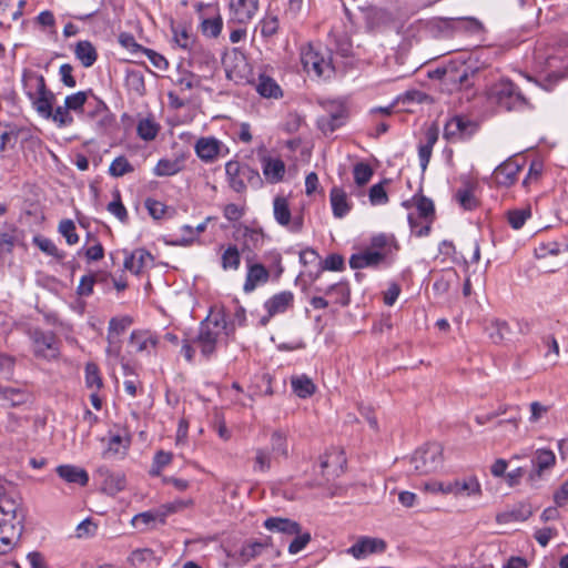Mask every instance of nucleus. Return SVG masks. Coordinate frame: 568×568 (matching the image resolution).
Returning a JSON list of instances; mask_svg holds the SVG:
<instances>
[{
	"instance_id": "nucleus-1",
	"label": "nucleus",
	"mask_w": 568,
	"mask_h": 568,
	"mask_svg": "<svg viewBox=\"0 0 568 568\" xmlns=\"http://www.w3.org/2000/svg\"><path fill=\"white\" fill-rule=\"evenodd\" d=\"M24 513L19 500L0 485V554H6L14 537L20 536Z\"/></svg>"
},
{
	"instance_id": "nucleus-2",
	"label": "nucleus",
	"mask_w": 568,
	"mask_h": 568,
	"mask_svg": "<svg viewBox=\"0 0 568 568\" xmlns=\"http://www.w3.org/2000/svg\"><path fill=\"white\" fill-rule=\"evenodd\" d=\"M486 98L489 103L507 112H518L532 108L520 88L508 78H501L490 84L486 90Z\"/></svg>"
},
{
	"instance_id": "nucleus-3",
	"label": "nucleus",
	"mask_w": 568,
	"mask_h": 568,
	"mask_svg": "<svg viewBox=\"0 0 568 568\" xmlns=\"http://www.w3.org/2000/svg\"><path fill=\"white\" fill-rule=\"evenodd\" d=\"M233 329L234 327H230L226 323L224 313L219 312L209 315L200 323L199 333L193 338V343L200 348L202 357L210 359L215 354L221 335H229Z\"/></svg>"
},
{
	"instance_id": "nucleus-4",
	"label": "nucleus",
	"mask_w": 568,
	"mask_h": 568,
	"mask_svg": "<svg viewBox=\"0 0 568 568\" xmlns=\"http://www.w3.org/2000/svg\"><path fill=\"white\" fill-rule=\"evenodd\" d=\"M27 95L37 112L49 119L52 115L54 94L47 88L44 77L30 71H24L22 77Z\"/></svg>"
},
{
	"instance_id": "nucleus-5",
	"label": "nucleus",
	"mask_w": 568,
	"mask_h": 568,
	"mask_svg": "<svg viewBox=\"0 0 568 568\" xmlns=\"http://www.w3.org/2000/svg\"><path fill=\"white\" fill-rule=\"evenodd\" d=\"M301 62L307 73L313 72L317 78L328 79L334 74L331 50L326 54L312 44L301 49Z\"/></svg>"
},
{
	"instance_id": "nucleus-6",
	"label": "nucleus",
	"mask_w": 568,
	"mask_h": 568,
	"mask_svg": "<svg viewBox=\"0 0 568 568\" xmlns=\"http://www.w3.org/2000/svg\"><path fill=\"white\" fill-rule=\"evenodd\" d=\"M414 469L419 475L438 470L443 465V447L438 443H430L417 449L410 458Z\"/></svg>"
},
{
	"instance_id": "nucleus-7",
	"label": "nucleus",
	"mask_w": 568,
	"mask_h": 568,
	"mask_svg": "<svg viewBox=\"0 0 568 568\" xmlns=\"http://www.w3.org/2000/svg\"><path fill=\"white\" fill-rule=\"evenodd\" d=\"M225 173L230 186L237 193H242L245 191V181L255 187H258L262 184L258 171L252 169L246 164L242 165L237 161H229L225 164Z\"/></svg>"
},
{
	"instance_id": "nucleus-8",
	"label": "nucleus",
	"mask_w": 568,
	"mask_h": 568,
	"mask_svg": "<svg viewBox=\"0 0 568 568\" xmlns=\"http://www.w3.org/2000/svg\"><path fill=\"white\" fill-rule=\"evenodd\" d=\"M33 343V353L37 357L48 361L59 357V342L52 332L34 329L31 334Z\"/></svg>"
},
{
	"instance_id": "nucleus-9",
	"label": "nucleus",
	"mask_w": 568,
	"mask_h": 568,
	"mask_svg": "<svg viewBox=\"0 0 568 568\" xmlns=\"http://www.w3.org/2000/svg\"><path fill=\"white\" fill-rule=\"evenodd\" d=\"M222 63L227 79L240 83L247 80L248 63L245 55L237 49L226 52L222 59Z\"/></svg>"
},
{
	"instance_id": "nucleus-10",
	"label": "nucleus",
	"mask_w": 568,
	"mask_h": 568,
	"mask_svg": "<svg viewBox=\"0 0 568 568\" xmlns=\"http://www.w3.org/2000/svg\"><path fill=\"white\" fill-rule=\"evenodd\" d=\"M273 214L275 221L281 226L286 227L290 232L298 233L302 231L304 225L303 216L296 215L292 217L291 209L286 197L276 196L273 200Z\"/></svg>"
},
{
	"instance_id": "nucleus-11",
	"label": "nucleus",
	"mask_w": 568,
	"mask_h": 568,
	"mask_svg": "<svg viewBox=\"0 0 568 568\" xmlns=\"http://www.w3.org/2000/svg\"><path fill=\"white\" fill-rule=\"evenodd\" d=\"M183 506H184V504L182 501H179V503L169 504L161 509L140 513L132 518V525L135 528L144 530L150 527H153L156 523L164 524L165 517L169 514L175 513L178 509L182 508Z\"/></svg>"
},
{
	"instance_id": "nucleus-12",
	"label": "nucleus",
	"mask_w": 568,
	"mask_h": 568,
	"mask_svg": "<svg viewBox=\"0 0 568 568\" xmlns=\"http://www.w3.org/2000/svg\"><path fill=\"white\" fill-rule=\"evenodd\" d=\"M477 130V124L471 120L455 115L448 120L444 128V138L448 141H458L470 138Z\"/></svg>"
},
{
	"instance_id": "nucleus-13",
	"label": "nucleus",
	"mask_w": 568,
	"mask_h": 568,
	"mask_svg": "<svg viewBox=\"0 0 568 568\" xmlns=\"http://www.w3.org/2000/svg\"><path fill=\"white\" fill-rule=\"evenodd\" d=\"M531 470L528 474V480L535 483L541 479L545 471L550 470L556 465V455L547 448L536 449L530 459Z\"/></svg>"
},
{
	"instance_id": "nucleus-14",
	"label": "nucleus",
	"mask_w": 568,
	"mask_h": 568,
	"mask_svg": "<svg viewBox=\"0 0 568 568\" xmlns=\"http://www.w3.org/2000/svg\"><path fill=\"white\" fill-rule=\"evenodd\" d=\"M437 489L445 494L454 495H479L481 493L480 485L475 477H467L464 479H455L447 484H435Z\"/></svg>"
},
{
	"instance_id": "nucleus-15",
	"label": "nucleus",
	"mask_w": 568,
	"mask_h": 568,
	"mask_svg": "<svg viewBox=\"0 0 568 568\" xmlns=\"http://www.w3.org/2000/svg\"><path fill=\"white\" fill-rule=\"evenodd\" d=\"M258 10V0H230L231 20L241 24L250 22Z\"/></svg>"
},
{
	"instance_id": "nucleus-16",
	"label": "nucleus",
	"mask_w": 568,
	"mask_h": 568,
	"mask_svg": "<svg viewBox=\"0 0 568 568\" xmlns=\"http://www.w3.org/2000/svg\"><path fill=\"white\" fill-rule=\"evenodd\" d=\"M346 119V109L342 104H332L328 114L318 118V129L324 133H332L343 125Z\"/></svg>"
},
{
	"instance_id": "nucleus-17",
	"label": "nucleus",
	"mask_w": 568,
	"mask_h": 568,
	"mask_svg": "<svg viewBox=\"0 0 568 568\" xmlns=\"http://www.w3.org/2000/svg\"><path fill=\"white\" fill-rule=\"evenodd\" d=\"M222 142L213 136L200 138L195 145L194 150L196 155L206 163L214 162L220 155L223 149Z\"/></svg>"
},
{
	"instance_id": "nucleus-18",
	"label": "nucleus",
	"mask_w": 568,
	"mask_h": 568,
	"mask_svg": "<svg viewBox=\"0 0 568 568\" xmlns=\"http://www.w3.org/2000/svg\"><path fill=\"white\" fill-rule=\"evenodd\" d=\"M97 475L101 479L102 489L109 495H115L125 487V477L121 473H112L106 467H100L97 470Z\"/></svg>"
},
{
	"instance_id": "nucleus-19",
	"label": "nucleus",
	"mask_w": 568,
	"mask_h": 568,
	"mask_svg": "<svg viewBox=\"0 0 568 568\" xmlns=\"http://www.w3.org/2000/svg\"><path fill=\"white\" fill-rule=\"evenodd\" d=\"M520 170L521 165L517 161L508 159L495 169L494 179L497 184L509 186L516 182Z\"/></svg>"
},
{
	"instance_id": "nucleus-20",
	"label": "nucleus",
	"mask_w": 568,
	"mask_h": 568,
	"mask_svg": "<svg viewBox=\"0 0 568 568\" xmlns=\"http://www.w3.org/2000/svg\"><path fill=\"white\" fill-rule=\"evenodd\" d=\"M89 106H91V109L87 111L85 116L94 121L99 129L104 130L113 123L114 118L102 100L94 97L93 105L90 103Z\"/></svg>"
},
{
	"instance_id": "nucleus-21",
	"label": "nucleus",
	"mask_w": 568,
	"mask_h": 568,
	"mask_svg": "<svg viewBox=\"0 0 568 568\" xmlns=\"http://www.w3.org/2000/svg\"><path fill=\"white\" fill-rule=\"evenodd\" d=\"M329 45L344 58L353 55V43L349 34L341 28H333L329 32Z\"/></svg>"
},
{
	"instance_id": "nucleus-22",
	"label": "nucleus",
	"mask_w": 568,
	"mask_h": 568,
	"mask_svg": "<svg viewBox=\"0 0 568 568\" xmlns=\"http://www.w3.org/2000/svg\"><path fill=\"white\" fill-rule=\"evenodd\" d=\"M386 548L384 540L378 538H361L348 550L355 558L365 557L369 554L382 552Z\"/></svg>"
},
{
	"instance_id": "nucleus-23",
	"label": "nucleus",
	"mask_w": 568,
	"mask_h": 568,
	"mask_svg": "<svg viewBox=\"0 0 568 568\" xmlns=\"http://www.w3.org/2000/svg\"><path fill=\"white\" fill-rule=\"evenodd\" d=\"M268 547H272L271 537H266L263 541H247L241 547L237 561L241 565H245L261 556Z\"/></svg>"
},
{
	"instance_id": "nucleus-24",
	"label": "nucleus",
	"mask_w": 568,
	"mask_h": 568,
	"mask_svg": "<svg viewBox=\"0 0 568 568\" xmlns=\"http://www.w3.org/2000/svg\"><path fill=\"white\" fill-rule=\"evenodd\" d=\"M60 478L69 484L85 486L89 481V475L85 469L74 465H60L55 469Z\"/></svg>"
},
{
	"instance_id": "nucleus-25",
	"label": "nucleus",
	"mask_w": 568,
	"mask_h": 568,
	"mask_svg": "<svg viewBox=\"0 0 568 568\" xmlns=\"http://www.w3.org/2000/svg\"><path fill=\"white\" fill-rule=\"evenodd\" d=\"M264 527L273 532H280L287 536H293L301 530V525L297 521L282 517H270L264 521Z\"/></svg>"
},
{
	"instance_id": "nucleus-26",
	"label": "nucleus",
	"mask_w": 568,
	"mask_h": 568,
	"mask_svg": "<svg viewBox=\"0 0 568 568\" xmlns=\"http://www.w3.org/2000/svg\"><path fill=\"white\" fill-rule=\"evenodd\" d=\"M153 262V256L144 248L133 251L124 260V267L134 274H139L143 268Z\"/></svg>"
},
{
	"instance_id": "nucleus-27",
	"label": "nucleus",
	"mask_w": 568,
	"mask_h": 568,
	"mask_svg": "<svg viewBox=\"0 0 568 568\" xmlns=\"http://www.w3.org/2000/svg\"><path fill=\"white\" fill-rule=\"evenodd\" d=\"M345 13L352 23L355 20L363 19L368 27L374 26L379 18L378 9L373 6H357L355 10L345 7Z\"/></svg>"
},
{
	"instance_id": "nucleus-28",
	"label": "nucleus",
	"mask_w": 568,
	"mask_h": 568,
	"mask_svg": "<svg viewBox=\"0 0 568 568\" xmlns=\"http://www.w3.org/2000/svg\"><path fill=\"white\" fill-rule=\"evenodd\" d=\"M293 294L291 292H281L275 294L265 302V307L268 312V316L284 313L293 304Z\"/></svg>"
},
{
	"instance_id": "nucleus-29",
	"label": "nucleus",
	"mask_w": 568,
	"mask_h": 568,
	"mask_svg": "<svg viewBox=\"0 0 568 568\" xmlns=\"http://www.w3.org/2000/svg\"><path fill=\"white\" fill-rule=\"evenodd\" d=\"M263 174L270 183H277L283 180L285 164L280 159L263 158Z\"/></svg>"
},
{
	"instance_id": "nucleus-30",
	"label": "nucleus",
	"mask_w": 568,
	"mask_h": 568,
	"mask_svg": "<svg viewBox=\"0 0 568 568\" xmlns=\"http://www.w3.org/2000/svg\"><path fill=\"white\" fill-rule=\"evenodd\" d=\"M270 273L262 264H253L248 267L246 280L244 283V291L252 292L255 290L257 284L265 283L268 281Z\"/></svg>"
},
{
	"instance_id": "nucleus-31",
	"label": "nucleus",
	"mask_w": 568,
	"mask_h": 568,
	"mask_svg": "<svg viewBox=\"0 0 568 568\" xmlns=\"http://www.w3.org/2000/svg\"><path fill=\"white\" fill-rule=\"evenodd\" d=\"M158 338L149 331H133L130 336V344L136 352H149L150 347L155 348Z\"/></svg>"
},
{
	"instance_id": "nucleus-32",
	"label": "nucleus",
	"mask_w": 568,
	"mask_h": 568,
	"mask_svg": "<svg viewBox=\"0 0 568 568\" xmlns=\"http://www.w3.org/2000/svg\"><path fill=\"white\" fill-rule=\"evenodd\" d=\"M333 214L337 219L344 217L351 210L346 193L339 187H333L329 193Z\"/></svg>"
},
{
	"instance_id": "nucleus-33",
	"label": "nucleus",
	"mask_w": 568,
	"mask_h": 568,
	"mask_svg": "<svg viewBox=\"0 0 568 568\" xmlns=\"http://www.w3.org/2000/svg\"><path fill=\"white\" fill-rule=\"evenodd\" d=\"M74 54L84 68L92 67L98 59L95 48L88 40L79 41L75 44Z\"/></svg>"
},
{
	"instance_id": "nucleus-34",
	"label": "nucleus",
	"mask_w": 568,
	"mask_h": 568,
	"mask_svg": "<svg viewBox=\"0 0 568 568\" xmlns=\"http://www.w3.org/2000/svg\"><path fill=\"white\" fill-rule=\"evenodd\" d=\"M183 168L184 156L174 160L161 159L153 169V173L156 176H172L181 172Z\"/></svg>"
},
{
	"instance_id": "nucleus-35",
	"label": "nucleus",
	"mask_w": 568,
	"mask_h": 568,
	"mask_svg": "<svg viewBox=\"0 0 568 568\" xmlns=\"http://www.w3.org/2000/svg\"><path fill=\"white\" fill-rule=\"evenodd\" d=\"M256 91L263 98L277 99L282 97V90L274 79L268 75L261 74L255 85Z\"/></svg>"
},
{
	"instance_id": "nucleus-36",
	"label": "nucleus",
	"mask_w": 568,
	"mask_h": 568,
	"mask_svg": "<svg viewBox=\"0 0 568 568\" xmlns=\"http://www.w3.org/2000/svg\"><path fill=\"white\" fill-rule=\"evenodd\" d=\"M21 132L16 126L0 124V152L14 148Z\"/></svg>"
},
{
	"instance_id": "nucleus-37",
	"label": "nucleus",
	"mask_w": 568,
	"mask_h": 568,
	"mask_svg": "<svg viewBox=\"0 0 568 568\" xmlns=\"http://www.w3.org/2000/svg\"><path fill=\"white\" fill-rule=\"evenodd\" d=\"M271 448L274 458H287L288 457V444L286 434L282 430L273 432L271 436Z\"/></svg>"
},
{
	"instance_id": "nucleus-38",
	"label": "nucleus",
	"mask_w": 568,
	"mask_h": 568,
	"mask_svg": "<svg viewBox=\"0 0 568 568\" xmlns=\"http://www.w3.org/2000/svg\"><path fill=\"white\" fill-rule=\"evenodd\" d=\"M486 331L494 343H500L510 336L508 323L501 320L491 321L490 324L486 326Z\"/></svg>"
},
{
	"instance_id": "nucleus-39",
	"label": "nucleus",
	"mask_w": 568,
	"mask_h": 568,
	"mask_svg": "<svg viewBox=\"0 0 568 568\" xmlns=\"http://www.w3.org/2000/svg\"><path fill=\"white\" fill-rule=\"evenodd\" d=\"M291 384L294 393L301 398H306L315 392L314 383L305 375L292 377Z\"/></svg>"
},
{
	"instance_id": "nucleus-40",
	"label": "nucleus",
	"mask_w": 568,
	"mask_h": 568,
	"mask_svg": "<svg viewBox=\"0 0 568 568\" xmlns=\"http://www.w3.org/2000/svg\"><path fill=\"white\" fill-rule=\"evenodd\" d=\"M532 515V510L528 505H520L517 508H514L510 511L500 514L497 516V520L499 523H509V521H525Z\"/></svg>"
},
{
	"instance_id": "nucleus-41",
	"label": "nucleus",
	"mask_w": 568,
	"mask_h": 568,
	"mask_svg": "<svg viewBox=\"0 0 568 568\" xmlns=\"http://www.w3.org/2000/svg\"><path fill=\"white\" fill-rule=\"evenodd\" d=\"M159 125L152 119H142L138 123V135L144 141H152L159 133Z\"/></svg>"
},
{
	"instance_id": "nucleus-42",
	"label": "nucleus",
	"mask_w": 568,
	"mask_h": 568,
	"mask_svg": "<svg viewBox=\"0 0 568 568\" xmlns=\"http://www.w3.org/2000/svg\"><path fill=\"white\" fill-rule=\"evenodd\" d=\"M33 243L45 254L55 257L58 261L64 258L65 254L61 252L57 245L48 237L44 236H34Z\"/></svg>"
},
{
	"instance_id": "nucleus-43",
	"label": "nucleus",
	"mask_w": 568,
	"mask_h": 568,
	"mask_svg": "<svg viewBox=\"0 0 568 568\" xmlns=\"http://www.w3.org/2000/svg\"><path fill=\"white\" fill-rule=\"evenodd\" d=\"M134 171L132 164L123 155L115 158L109 168V174L114 178L123 176Z\"/></svg>"
},
{
	"instance_id": "nucleus-44",
	"label": "nucleus",
	"mask_w": 568,
	"mask_h": 568,
	"mask_svg": "<svg viewBox=\"0 0 568 568\" xmlns=\"http://www.w3.org/2000/svg\"><path fill=\"white\" fill-rule=\"evenodd\" d=\"M85 384L92 390H99L103 385L99 368L94 363L85 365Z\"/></svg>"
},
{
	"instance_id": "nucleus-45",
	"label": "nucleus",
	"mask_w": 568,
	"mask_h": 568,
	"mask_svg": "<svg viewBox=\"0 0 568 568\" xmlns=\"http://www.w3.org/2000/svg\"><path fill=\"white\" fill-rule=\"evenodd\" d=\"M476 74V70L469 71L468 68L464 69L460 73L445 72V78L452 82H458L460 88L470 89L474 85V82L470 81V78Z\"/></svg>"
},
{
	"instance_id": "nucleus-46",
	"label": "nucleus",
	"mask_w": 568,
	"mask_h": 568,
	"mask_svg": "<svg viewBox=\"0 0 568 568\" xmlns=\"http://www.w3.org/2000/svg\"><path fill=\"white\" fill-rule=\"evenodd\" d=\"M108 211L116 216L121 222H126L128 211L121 201V194L119 190L113 192V201L108 204Z\"/></svg>"
},
{
	"instance_id": "nucleus-47",
	"label": "nucleus",
	"mask_w": 568,
	"mask_h": 568,
	"mask_svg": "<svg viewBox=\"0 0 568 568\" xmlns=\"http://www.w3.org/2000/svg\"><path fill=\"white\" fill-rule=\"evenodd\" d=\"M272 466V456L271 454L263 449H256L253 470L256 473H266L271 469Z\"/></svg>"
},
{
	"instance_id": "nucleus-48",
	"label": "nucleus",
	"mask_w": 568,
	"mask_h": 568,
	"mask_svg": "<svg viewBox=\"0 0 568 568\" xmlns=\"http://www.w3.org/2000/svg\"><path fill=\"white\" fill-rule=\"evenodd\" d=\"M92 94L91 91H79L77 93H73L71 95H68L64 100L65 105L71 111H82L84 104L87 103L88 95Z\"/></svg>"
},
{
	"instance_id": "nucleus-49",
	"label": "nucleus",
	"mask_w": 568,
	"mask_h": 568,
	"mask_svg": "<svg viewBox=\"0 0 568 568\" xmlns=\"http://www.w3.org/2000/svg\"><path fill=\"white\" fill-rule=\"evenodd\" d=\"M530 207L516 209L508 212V222L513 229L519 230L530 216Z\"/></svg>"
},
{
	"instance_id": "nucleus-50",
	"label": "nucleus",
	"mask_w": 568,
	"mask_h": 568,
	"mask_svg": "<svg viewBox=\"0 0 568 568\" xmlns=\"http://www.w3.org/2000/svg\"><path fill=\"white\" fill-rule=\"evenodd\" d=\"M241 263L240 252L236 246H230L222 255V267L224 270H237Z\"/></svg>"
},
{
	"instance_id": "nucleus-51",
	"label": "nucleus",
	"mask_w": 568,
	"mask_h": 568,
	"mask_svg": "<svg viewBox=\"0 0 568 568\" xmlns=\"http://www.w3.org/2000/svg\"><path fill=\"white\" fill-rule=\"evenodd\" d=\"M132 324V318L124 316L122 318L113 317L109 323L108 336H114L118 338L125 329Z\"/></svg>"
},
{
	"instance_id": "nucleus-52",
	"label": "nucleus",
	"mask_w": 568,
	"mask_h": 568,
	"mask_svg": "<svg viewBox=\"0 0 568 568\" xmlns=\"http://www.w3.org/2000/svg\"><path fill=\"white\" fill-rule=\"evenodd\" d=\"M353 173L355 183L359 186H363L369 182L373 175V170L368 164L359 162L355 164Z\"/></svg>"
},
{
	"instance_id": "nucleus-53",
	"label": "nucleus",
	"mask_w": 568,
	"mask_h": 568,
	"mask_svg": "<svg viewBox=\"0 0 568 568\" xmlns=\"http://www.w3.org/2000/svg\"><path fill=\"white\" fill-rule=\"evenodd\" d=\"M59 232L65 237L69 245H74L79 241L75 233V224L72 220H62L59 224Z\"/></svg>"
},
{
	"instance_id": "nucleus-54",
	"label": "nucleus",
	"mask_w": 568,
	"mask_h": 568,
	"mask_svg": "<svg viewBox=\"0 0 568 568\" xmlns=\"http://www.w3.org/2000/svg\"><path fill=\"white\" fill-rule=\"evenodd\" d=\"M294 539L288 545V552L295 555L303 550L306 545L311 541V534L308 531L302 532V529L294 534Z\"/></svg>"
},
{
	"instance_id": "nucleus-55",
	"label": "nucleus",
	"mask_w": 568,
	"mask_h": 568,
	"mask_svg": "<svg viewBox=\"0 0 568 568\" xmlns=\"http://www.w3.org/2000/svg\"><path fill=\"white\" fill-rule=\"evenodd\" d=\"M457 202L463 206L465 210H473L477 206V201L475 199V195L473 191L468 187L466 189H459L456 192L455 195Z\"/></svg>"
},
{
	"instance_id": "nucleus-56",
	"label": "nucleus",
	"mask_w": 568,
	"mask_h": 568,
	"mask_svg": "<svg viewBox=\"0 0 568 568\" xmlns=\"http://www.w3.org/2000/svg\"><path fill=\"white\" fill-rule=\"evenodd\" d=\"M49 119H52L59 126H67L73 122V116L65 104L57 106L55 110L52 109V115Z\"/></svg>"
},
{
	"instance_id": "nucleus-57",
	"label": "nucleus",
	"mask_w": 568,
	"mask_h": 568,
	"mask_svg": "<svg viewBox=\"0 0 568 568\" xmlns=\"http://www.w3.org/2000/svg\"><path fill=\"white\" fill-rule=\"evenodd\" d=\"M98 283V274H87L80 280L77 293L80 296H90L93 293V286Z\"/></svg>"
},
{
	"instance_id": "nucleus-58",
	"label": "nucleus",
	"mask_w": 568,
	"mask_h": 568,
	"mask_svg": "<svg viewBox=\"0 0 568 568\" xmlns=\"http://www.w3.org/2000/svg\"><path fill=\"white\" fill-rule=\"evenodd\" d=\"M325 294H331V293H336L341 300V304L346 306L348 305L349 303V287L347 285V283H344V282H339V283H335V284H332L329 285L325 291H324Z\"/></svg>"
},
{
	"instance_id": "nucleus-59",
	"label": "nucleus",
	"mask_w": 568,
	"mask_h": 568,
	"mask_svg": "<svg viewBox=\"0 0 568 568\" xmlns=\"http://www.w3.org/2000/svg\"><path fill=\"white\" fill-rule=\"evenodd\" d=\"M416 207L420 217H424L426 220L434 217L435 207L430 199L423 195L419 196L416 200Z\"/></svg>"
},
{
	"instance_id": "nucleus-60",
	"label": "nucleus",
	"mask_w": 568,
	"mask_h": 568,
	"mask_svg": "<svg viewBox=\"0 0 568 568\" xmlns=\"http://www.w3.org/2000/svg\"><path fill=\"white\" fill-rule=\"evenodd\" d=\"M126 83L130 89L138 94H143L145 90L144 78L139 71H130L126 77Z\"/></svg>"
},
{
	"instance_id": "nucleus-61",
	"label": "nucleus",
	"mask_w": 568,
	"mask_h": 568,
	"mask_svg": "<svg viewBox=\"0 0 568 568\" xmlns=\"http://www.w3.org/2000/svg\"><path fill=\"white\" fill-rule=\"evenodd\" d=\"M278 26L280 23L277 17H266L260 22L261 34L264 38L273 37L277 32Z\"/></svg>"
},
{
	"instance_id": "nucleus-62",
	"label": "nucleus",
	"mask_w": 568,
	"mask_h": 568,
	"mask_svg": "<svg viewBox=\"0 0 568 568\" xmlns=\"http://www.w3.org/2000/svg\"><path fill=\"white\" fill-rule=\"evenodd\" d=\"M173 39L175 43L182 49H190L193 44V39L186 31V29L182 28H172Z\"/></svg>"
},
{
	"instance_id": "nucleus-63",
	"label": "nucleus",
	"mask_w": 568,
	"mask_h": 568,
	"mask_svg": "<svg viewBox=\"0 0 568 568\" xmlns=\"http://www.w3.org/2000/svg\"><path fill=\"white\" fill-rule=\"evenodd\" d=\"M369 201L373 205L387 203L388 196L382 183L375 184L371 187Z\"/></svg>"
},
{
	"instance_id": "nucleus-64",
	"label": "nucleus",
	"mask_w": 568,
	"mask_h": 568,
	"mask_svg": "<svg viewBox=\"0 0 568 568\" xmlns=\"http://www.w3.org/2000/svg\"><path fill=\"white\" fill-rule=\"evenodd\" d=\"M172 460V454L171 453H166V452H163V450H160L155 454L154 456V460H153V465H152V470L151 473L153 475H159L161 469L163 467H165L166 465H169Z\"/></svg>"
}]
</instances>
